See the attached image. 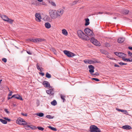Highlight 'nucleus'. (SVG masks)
Segmentation results:
<instances>
[{
	"label": "nucleus",
	"mask_w": 132,
	"mask_h": 132,
	"mask_svg": "<svg viewBox=\"0 0 132 132\" xmlns=\"http://www.w3.org/2000/svg\"><path fill=\"white\" fill-rule=\"evenodd\" d=\"M104 45L106 47H108L111 46L110 44L108 43H105Z\"/></svg>",
	"instance_id": "40"
},
{
	"label": "nucleus",
	"mask_w": 132,
	"mask_h": 132,
	"mask_svg": "<svg viewBox=\"0 0 132 132\" xmlns=\"http://www.w3.org/2000/svg\"><path fill=\"white\" fill-rule=\"evenodd\" d=\"M92 75H96V76H98L99 75V74L98 73L96 72L94 74L93 73V74Z\"/></svg>",
	"instance_id": "49"
},
{
	"label": "nucleus",
	"mask_w": 132,
	"mask_h": 132,
	"mask_svg": "<svg viewBox=\"0 0 132 132\" xmlns=\"http://www.w3.org/2000/svg\"><path fill=\"white\" fill-rule=\"evenodd\" d=\"M119 64L121 65H124V63L122 62H121L119 63Z\"/></svg>",
	"instance_id": "51"
},
{
	"label": "nucleus",
	"mask_w": 132,
	"mask_h": 132,
	"mask_svg": "<svg viewBox=\"0 0 132 132\" xmlns=\"http://www.w3.org/2000/svg\"><path fill=\"white\" fill-rule=\"evenodd\" d=\"M57 12L58 17H61L63 14V10L62 9H59Z\"/></svg>",
	"instance_id": "9"
},
{
	"label": "nucleus",
	"mask_w": 132,
	"mask_h": 132,
	"mask_svg": "<svg viewBox=\"0 0 132 132\" xmlns=\"http://www.w3.org/2000/svg\"><path fill=\"white\" fill-rule=\"evenodd\" d=\"M0 121L4 124H6L7 123V121L6 120H3L2 119H0Z\"/></svg>",
	"instance_id": "28"
},
{
	"label": "nucleus",
	"mask_w": 132,
	"mask_h": 132,
	"mask_svg": "<svg viewBox=\"0 0 132 132\" xmlns=\"http://www.w3.org/2000/svg\"><path fill=\"white\" fill-rule=\"evenodd\" d=\"M90 40L91 42L94 45L98 46H100V43L94 38L93 37H92Z\"/></svg>",
	"instance_id": "4"
},
{
	"label": "nucleus",
	"mask_w": 132,
	"mask_h": 132,
	"mask_svg": "<svg viewBox=\"0 0 132 132\" xmlns=\"http://www.w3.org/2000/svg\"><path fill=\"white\" fill-rule=\"evenodd\" d=\"M37 68V69L38 70L39 69V68H40L39 67V66L38 65V63H37L36 64Z\"/></svg>",
	"instance_id": "54"
},
{
	"label": "nucleus",
	"mask_w": 132,
	"mask_h": 132,
	"mask_svg": "<svg viewBox=\"0 0 132 132\" xmlns=\"http://www.w3.org/2000/svg\"><path fill=\"white\" fill-rule=\"evenodd\" d=\"M27 123L25 121H24V120L23 119V122L22 123V124H21V125H27Z\"/></svg>",
	"instance_id": "42"
},
{
	"label": "nucleus",
	"mask_w": 132,
	"mask_h": 132,
	"mask_svg": "<svg viewBox=\"0 0 132 132\" xmlns=\"http://www.w3.org/2000/svg\"><path fill=\"white\" fill-rule=\"evenodd\" d=\"M27 53L28 54H29V55H31L32 54V53H31L30 52V51H27Z\"/></svg>",
	"instance_id": "56"
},
{
	"label": "nucleus",
	"mask_w": 132,
	"mask_h": 132,
	"mask_svg": "<svg viewBox=\"0 0 132 132\" xmlns=\"http://www.w3.org/2000/svg\"><path fill=\"white\" fill-rule=\"evenodd\" d=\"M50 15L52 19H54L58 17L57 11L55 10H51L49 12Z\"/></svg>",
	"instance_id": "2"
},
{
	"label": "nucleus",
	"mask_w": 132,
	"mask_h": 132,
	"mask_svg": "<svg viewBox=\"0 0 132 132\" xmlns=\"http://www.w3.org/2000/svg\"><path fill=\"white\" fill-rule=\"evenodd\" d=\"M38 70H39L41 72H42V70H43V68L42 67H40L39 68V69H38Z\"/></svg>",
	"instance_id": "55"
},
{
	"label": "nucleus",
	"mask_w": 132,
	"mask_h": 132,
	"mask_svg": "<svg viewBox=\"0 0 132 132\" xmlns=\"http://www.w3.org/2000/svg\"><path fill=\"white\" fill-rule=\"evenodd\" d=\"M4 111L6 112V113L7 114H9L10 113V112L8 110V109H5L4 110Z\"/></svg>",
	"instance_id": "45"
},
{
	"label": "nucleus",
	"mask_w": 132,
	"mask_h": 132,
	"mask_svg": "<svg viewBox=\"0 0 132 132\" xmlns=\"http://www.w3.org/2000/svg\"><path fill=\"white\" fill-rule=\"evenodd\" d=\"M57 102L55 100H54L51 102V104L55 106L56 105Z\"/></svg>",
	"instance_id": "27"
},
{
	"label": "nucleus",
	"mask_w": 132,
	"mask_h": 132,
	"mask_svg": "<svg viewBox=\"0 0 132 132\" xmlns=\"http://www.w3.org/2000/svg\"><path fill=\"white\" fill-rule=\"evenodd\" d=\"M46 77L47 78H51V76L50 74L47 72L46 73Z\"/></svg>",
	"instance_id": "31"
},
{
	"label": "nucleus",
	"mask_w": 132,
	"mask_h": 132,
	"mask_svg": "<svg viewBox=\"0 0 132 132\" xmlns=\"http://www.w3.org/2000/svg\"><path fill=\"white\" fill-rule=\"evenodd\" d=\"M91 132H101L100 129L95 125H92L90 127Z\"/></svg>",
	"instance_id": "3"
},
{
	"label": "nucleus",
	"mask_w": 132,
	"mask_h": 132,
	"mask_svg": "<svg viewBox=\"0 0 132 132\" xmlns=\"http://www.w3.org/2000/svg\"><path fill=\"white\" fill-rule=\"evenodd\" d=\"M15 98L17 99H18L20 100H23L22 98V97L20 96L19 95L15 94Z\"/></svg>",
	"instance_id": "18"
},
{
	"label": "nucleus",
	"mask_w": 132,
	"mask_h": 132,
	"mask_svg": "<svg viewBox=\"0 0 132 132\" xmlns=\"http://www.w3.org/2000/svg\"><path fill=\"white\" fill-rule=\"evenodd\" d=\"M114 66L115 67H120V66L119 65H118L117 64H115L114 65Z\"/></svg>",
	"instance_id": "60"
},
{
	"label": "nucleus",
	"mask_w": 132,
	"mask_h": 132,
	"mask_svg": "<svg viewBox=\"0 0 132 132\" xmlns=\"http://www.w3.org/2000/svg\"><path fill=\"white\" fill-rule=\"evenodd\" d=\"M21 114L23 116L26 117L27 116V113H21Z\"/></svg>",
	"instance_id": "50"
},
{
	"label": "nucleus",
	"mask_w": 132,
	"mask_h": 132,
	"mask_svg": "<svg viewBox=\"0 0 132 132\" xmlns=\"http://www.w3.org/2000/svg\"><path fill=\"white\" fill-rule=\"evenodd\" d=\"M128 53L129 56H130V57L132 58V53H131L130 51H128Z\"/></svg>",
	"instance_id": "41"
},
{
	"label": "nucleus",
	"mask_w": 132,
	"mask_h": 132,
	"mask_svg": "<svg viewBox=\"0 0 132 132\" xmlns=\"http://www.w3.org/2000/svg\"><path fill=\"white\" fill-rule=\"evenodd\" d=\"M1 18L4 21H7L9 18L7 16L4 15H1Z\"/></svg>",
	"instance_id": "14"
},
{
	"label": "nucleus",
	"mask_w": 132,
	"mask_h": 132,
	"mask_svg": "<svg viewBox=\"0 0 132 132\" xmlns=\"http://www.w3.org/2000/svg\"><path fill=\"white\" fill-rule=\"evenodd\" d=\"M2 61L4 62L5 63H6V62L7 61V60L6 58H3L2 59Z\"/></svg>",
	"instance_id": "44"
},
{
	"label": "nucleus",
	"mask_w": 132,
	"mask_h": 132,
	"mask_svg": "<svg viewBox=\"0 0 132 132\" xmlns=\"http://www.w3.org/2000/svg\"><path fill=\"white\" fill-rule=\"evenodd\" d=\"M92 79L93 80H94L97 81H100V80L99 79H97V78H92Z\"/></svg>",
	"instance_id": "43"
},
{
	"label": "nucleus",
	"mask_w": 132,
	"mask_h": 132,
	"mask_svg": "<svg viewBox=\"0 0 132 132\" xmlns=\"http://www.w3.org/2000/svg\"><path fill=\"white\" fill-rule=\"evenodd\" d=\"M64 53L65 55L69 57H72L75 55L74 53L67 51H64Z\"/></svg>",
	"instance_id": "5"
},
{
	"label": "nucleus",
	"mask_w": 132,
	"mask_h": 132,
	"mask_svg": "<svg viewBox=\"0 0 132 132\" xmlns=\"http://www.w3.org/2000/svg\"><path fill=\"white\" fill-rule=\"evenodd\" d=\"M101 53H102L105 54H108V52L107 51H106L103 50H102L101 51Z\"/></svg>",
	"instance_id": "33"
},
{
	"label": "nucleus",
	"mask_w": 132,
	"mask_h": 132,
	"mask_svg": "<svg viewBox=\"0 0 132 132\" xmlns=\"http://www.w3.org/2000/svg\"><path fill=\"white\" fill-rule=\"evenodd\" d=\"M25 128L26 130H29L31 126L29 125H27L25 126Z\"/></svg>",
	"instance_id": "34"
},
{
	"label": "nucleus",
	"mask_w": 132,
	"mask_h": 132,
	"mask_svg": "<svg viewBox=\"0 0 132 132\" xmlns=\"http://www.w3.org/2000/svg\"><path fill=\"white\" fill-rule=\"evenodd\" d=\"M97 13H97L96 14H102L104 13V14H108V15H111L112 14V13H109V12H98Z\"/></svg>",
	"instance_id": "22"
},
{
	"label": "nucleus",
	"mask_w": 132,
	"mask_h": 132,
	"mask_svg": "<svg viewBox=\"0 0 132 132\" xmlns=\"http://www.w3.org/2000/svg\"><path fill=\"white\" fill-rule=\"evenodd\" d=\"M43 84L44 86L45 85V87H49L50 88L51 87L49 83L47 81H44L43 82Z\"/></svg>",
	"instance_id": "12"
},
{
	"label": "nucleus",
	"mask_w": 132,
	"mask_h": 132,
	"mask_svg": "<svg viewBox=\"0 0 132 132\" xmlns=\"http://www.w3.org/2000/svg\"><path fill=\"white\" fill-rule=\"evenodd\" d=\"M48 127L51 130L54 131H56L57 130V129L56 128L53 127L51 126H49Z\"/></svg>",
	"instance_id": "32"
},
{
	"label": "nucleus",
	"mask_w": 132,
	"mask_h": 132,
	"mask_svg": "<svg viewBox=\"0 0 132 132\" xmlns=\"http://www.w3.org/2000/svg\"><path fill=\"white\" fill-rule=\"evenodd\" d=\"M46 92L47 93L49 94H51V95H53L54 94V91L53 89H49L46 90Z\"/></svg>",
	"instance_id": "10"
},
{
	"label": "nucleus",
	"mask_w": 132,
	"mask_h": 132,
	"mask_svg": "<svg viewBox=\"0 0 132 132\" xmlns=\"http://www.w3.org/2000/svg\"><path fill=\"white\" fill-rule=\"evenodd\" d=\"M45 25L46 28L47 29H49L51 27L50 24L48 22H46L45 23Z\"/></svg>",
	"instance_id": "17"
},
{
	"label": "nucleus",
	"mask_w": 132,
	"mask_h": 132,
	"mask_svg": "<svg viewBox=\"0 0 132 132\" xmlns=\"http://www.w3.org/2000/svg\"><path fill=\"white\" fill-rule=\"evenodd\" d=\"M12 91H10V93L8 94V96H11L12 95Z\"/></svg>",
	"instance_id": "53"
},
{
	"label": "nucleus",
	"mask_w": 132,
	"mask_h": 132,
	"mask_svg": "<svg viewBox=\"0 0 132 132\" xmlns=\"http://www.w3.org/2000/svg\"><path fill=\"white\" fill-rule=\"evenodd\" d=\"M87 35V36H88L89 37V36H90V37H91L94 35V34L93 33V31L90 30V32L88 33V34H86Z\"/></svg>",
	"instance_id": "16"
},
{
	"label": "nucleus",
	"mask_w": 132,
	"mask_h": 132,
	"mask_svg": "<svg viewBox=\"0 0 132 132\" xmlns=\"http://www.w3.org/2000/svg\"><path fill=\"white\" fill-rule=\"evenodd\" d=\"M85 25L87 26L89 24V19L88 18H87L85 19Z\"/></svg>",
	"instance_id": "21"
},
{
	"label": "nucleus",
	"mask_w": 132,
	"mask_h": 132,
	"mask_svg": "<svg viewBox=\"0 0 132 132\" xmlns=\"http://www.w3.org/2000/svg\"><path fill=\"white\" fill-rule=\"evenodd\" d=\"M36 114L37 116L40 117H42L44 115V114L42 112L37 113Z\"/></svg>",
	"instance_id": "29"
},
{
	"label": "nucleus",
	"mask_w": 132,
	"mask_h": 132,
	"mask_svg": "<svg viewBox=\"0 0 132 132\" xmlns=\"http://www.w3.org/2000/svg\"><path fill=\"white\" fill-rule=\"evenodd\" d=\"M37 38L34 39L33 42L35 43H37Z\"/></svg>",
	"instance_id": "52"
},
{
	"label": "nucleus",
	"mask_w": 132,
	"mask_h": 132,
	"mask_svg": "<svg viewBox=\"0 0 132 132\" xmlns=\"http://www.w3.org/2000/svg\"><path fill=\"white\" fill-rule=\"evenodd\" d=\"M6 120L7 121H8L9 122L11 120V119H9L7 118L6 119Z\"/></svg>",
	"instance_id": "61"
},
{
	"label": "nucleus",
	"mask_w": 132,
	"mask_h": 132,
	"mask_svg": "<svg viewBox=\"0 0 132 132\" xmlns=\"http://www.w3.org/2000/svg\"><path fill=\"white\" fill-rule=\"evenodd\" d=\"M77 34L78 36L82 39L88 40H89L90 39L89 37L85 34L81 30H78L77 31Z\"/></svg>",
	"instance_id": "1"
},
{
	"label": "nucleus",
	"mask_w": 132,
	"mask_h": 132,
	"mask_svg": "<svg viewBox=\"0 0 132 132\" xmlns=\"http://www.w3.org/2000/svg\"><path fill=\"white\" fill-rule=\"evenodd\" d=\"M122 60L123 61H125L129 62H132V59L125 58H124V57H122Z\"/></svg>",
	"instance_id": "19"
},
{
	"label": "nucleus",
	"mask_w": 132,
	"mask_h": 132,
	"mask_svg": "<svg viewBox=\"0 0 132 132\" xmlns=\"http://www.w3.org/2000/svg\"><path fill=\"white\" fill-rule=\"evenodd\" d=\"M121 128L124 129H126V130H130L132 128L131 126L127 125L123 126L122 127H121Z\"/></svg>",
	"instance_id": "11"
},
{
	"label": "nucleus",
	"mask_w": 132,
	"mask_h": 132,
	"mask_svg": "<svg viewBox=\"0 0 132 132\" xmlns=\"http://www.w3.org/2000/svg\"><path fill=\"white\" fill-rule=\"evenodd\" d=\"M30 128H31L32 129H37V128H36V127L34 126H32V127L31 126Z\"/></svg>",
	"instance_id": "48"
},
{
	"label": "nucleus",
	"mask_w": 132,
	"mask_h": 132,
	"mask_svg": "<svg viewBox=\"0 0 132 132\" xmlns=\"http://www.w3.org/2000/svg\"><path fill=\"white\" fill-rule=\"evenodd\" d=\"M93 63H99V62H98L97 61H93Z\"/></svg>",
	"instance_id": "59"
},
{
	"label": "nucleus",
	"mask_w": 132,
	"mask_h": 132,
	"mask_svg": "<svg viewBox=\"0 0 132 132\" xmlns=\"http://www.w3.org/2000/svg\"><path fill=\"white\" fill-rule=\"evenodd\" d=\"M37 128L39 130H41V131H43L44 130V128L40 126H39Z\"/></svg>",
	"instance_id": "37"
},
{
	"label": "nucleus",
	"mask_w": 132,
	"mask_h": 132,
	"mask_svg": "<svg viewBox=\"0 0 132 132\" xmlns=\"http://www.w3.org/2000/svg\"><path fill=\"white\" fill-rule=\"evenodd\" d=\"M46 117L49 119H53L54 117L51 116L50 115H47L46 116Z\"/></svg>",
	"instance_id": "39"
},
{
	"label": "nucleus",
	"mask_w": 132,
	"mask_h": 132,
	"mask_svg": "<svg viewBox=\"0 0 132 132\" xmlns=\"http://www.w3.org/2000/svg\"><path fill=\"white\" fill-rule=\"evenodd\" d=\"M14 21V20H12L11 19H10L9 18V19H8L7 22H8L12 24L13 23V22Z\"/></svg>",
	"instance_id": "35"
},
{
	"label": "nucleus",
	"mask_w": 132,
	"mask_h": 132,
	"mask_svg": "<svg viewBox=\"0 0 132 132\" xmlns=\"http://www.w3.org/2000/svg\"><path fill=\"white\" fill-rule=\"evenodd\" d=\"M117 110L119 111H121L122 112H123V111H124V110H121V109H117Z\"/></svg>",
	"instance_id": "57"
},
{
	"label": "nucleus",
	"mask_w": 132,
	"mask_h": 132,
	"mask_svg": "<svg viewBox=\"0 0 132 132\" xmlns=\"http://www.w3.org/2000/svg\"><path fill=\"white\" fill-rule=\"evenodd\" d=\"M62 34L65 36H67L68 35V32L67 30L64 29H63L62 30Z\"/></svg>",
	"instance_id": "24"
},
{
	"label": "nucleus",
	"mask_w": 132,
	"mask_h": 132,
	"mask_svg": "<svg viewBox=\"0 0 132 132\" xmlns=\"http://www.w3.org/2000/svg\"><path fill=\"white\" fill-rule=\"evenodd\" d=\"M88 68L89 69V72L91 75H93L94 72V67L92 65H89L88 66Z\"/></svg>",
	"instance_id": "7"
},
{
	"label": "nucleus",
	"mask_w": 132,
	"mask_h": 132,
	"mask_svg": "<svg viewBox=\"0 0 132 132\" xmlns=\"http://www.w3.org/2000/svg\"><path fill=\"white\" fill-rule=\"evenodd\" d=\"M114 53L116 56L122 58L123 57H126V54L122 52L118 53L117 52H114Z\"/></svg>",
	"instance_id": "6"
},
{
	"label": "nucleus",
	"mask_w": 132,
	"mask_h": 132,
	"mask_svg": "<svg viewBox=\"0 0 132 132\" xmlns=\"http://www.w3.org/2000/svg\"><path fill=\"white\" fill-rule=\"evenodd\" d=\"M60 96L61 99L63 100V102H64L66 100L65 98V97L66 96L65 95H62L61 94L60 95Z\"/></svg>",
	"instance_id": "20"
},
{
	"label": "nucleus",
	"mask_w": 132,
	"mask_h": 132,
	"mask_svg": "<svg viewBox=\"0 0 132 132\" xmlns=\"http://www.w3.org/2000/svg\"><path fill=\"white\" fill-rule=\"evenodd\" d=\"M13 106H16V104H13Z\"/></svg>",
	"instance_id": "64"
},
{
	"label": "nucleus",
	"mask_w": 132,
	"mask_h": 132,
	"mask_svg": "<svg viewBox=\"0 0 132 132\" xmlns=\"http://www.w3.org/2000/svg\"><path fill=\"white\" fill-rule=\"evenodd\" d=\"M37 42H41L43 41H44L45 40V39H44L42 38H37Z\"/></svg>",
	"instance_id": "30"
},
{
	"label": "nucleus",
	"mask_w": 132,
	"mask_h": 132,
	"mask_svg": "<svg viewBox=\"0 0 132 132\" xmlns=\"http://www.w3.org/2000/svg\"><path fill=\"white\" fill-rule=\"evenodd\" d=\"M39 74H40L42 76H44V73L43 72H40V73H39Z\"/></svg>",
	"instance_id": "58"
},
{
	"label": "nucleus",
	"mask_w": 132,
	"mask_h": 132,
	"mask_svg": "<svg viewBox=\"0 0 132 132\" xmlns=\"http://www.w3.org/2000/svg\"><path fill=\"white\" fill-rule=\"evenodd\" d=\"M128 12L129 11L128 10H124L123 11L122 13L123 14H126L128 13Z\"/></svg>",
	"instance_id": "26"
},
{
	"label": "nucleus",
	"mask_w": 132,
	"mask_h": 132,
	"mask_svg": "<svg viewBox=\"0 0 132 132\" xmlns=\"http://www.w3.org/2000/svg\"><path fill=\"white\" fill-rule=\"evenodd\" d=\"M23 119L21 118H18L16 120V122L19 124L21 125L23 122Z\"/></svg>",
	"instance_id": "13"
},
{
	"label": "nucleus",
	"mask_w": 132,
	"mask_h": 132,
	"mask_svg": "<svg viewBox=\"0 0 132 132\" xmlns=\"http://www.w3.org/2000/svg\"><path fill=\"white\" fill-rule=\"evenodd\" d=\"M125 40V38H120L118 39V42L119 43H121L123 42Z\"/></svg>",
	"instance_id": "15"
},
{
	"label": "nucleus",
	"mask_w": 132,
	"mask_h": 132,
	"mask_svg": "<svg viewBox=\"0 0 132 132\" xmlns=\"http://www.w3.org/2000/svg\"><path fill=\"white\" fill-rule=\"evenodd\" d=\"M89 60H84V62L86 63L89 64Z\"/></svg>",
	"instance_id": "46"
},
{
	"label": "nucleus",
	"mask_w": 132,
	"mask_h": 132,
	"mask_svg": "<svg viewBox=\"0 0 132 132\" xmlns=\"http://www.w3.org/2000/svg\"><path fill=\"white\" fill-rule=\"evenodd\" d=\"M79 0H77L72 2V3L71 4V5H73L76 4L77 3L78 1Z\"/></svg>",
	"instance_id": "36"
},
{
	"label": "nucleus",
	"mask_w": 132,
	"mask_h": 132,
	"mask_svg": "<svg viewBox=\"0 0 132 132\" xmlns=\"http://www.w3.org/2000/svg\"><path fill=\"white\" fill-rule=\"evenodd\" d=\"M90 30H91L89 28H87L84 29V31L85 33L87 34H88V33L90 32Z\"/></svg>",
	"instance_id": "23"
},
{
	"label": "nucleus",
	"mask_w": 132,
	"mask_h": 132,
	"mask_svg": "<svg viewBox=\"0 0 132 132\" xmlns=\"http://www.w3.org/2000/svg\"><path fill=\"white\" fill-rule=\"evenodd\" d=\"M123 112L125 114H126V113L127 112V111L126 110H124V111Z\"/></svg>",
	"instance_id": "63"
},
{
	"label": "nucleus",
	"mask_w": 132,
	"mask_h": 132,
	"mask_svg": "<svg viewBox=\"0 0 132 132\" xmlns=\"http://www.w3.org/2000/svg\"><path fill=\"white\" fill-rule=\"evenodd\" d=\"M49 2L51 4L52 6H56V5L55 3L53 2L51 0H49Z\"/></svg>",
	"instance_id": "25"
},
{
	"label": "nucleus",
	"mask_w": 132,
	"mask_h": 132,
	"mask_svg": "<svg viewBox=\"0 0 132 132\" xmlns=\"http://www.w3.org/2000/svg\"><path fill=\"white\" fill-rule=\"evenodd\" d=\"M93 61L92 60H89V64H93Z\"/></svg>",
	"instance_id": "47"
},
{
	"label": "nucleus",
	"mask_w": 132,
	"mask_h": 132,
	"mask_svg": "<svg viewBox=\"0 0 132 132\" xmlns=\"http://www.w3.org/2000/svg\"><path fill=\"white\" fill-rule=\"evenodd\" d=\"M35 16L36 20L38 22H40L41 19L40 14L39 13H36L35 14Z\"/></svg>",
	"instance_id": "8"
},
{
	"label": "nucleus",
	"mask_w": 132,
	"mask_h": 132,
	"mask_svg": "<svg viewBox=\"0 0 132 132\" xmlns=\"http://www.w3.org/2000/svg\"><path fill=\"white\" fill-rule=\"evenodd\" d=\"M128 48L129 50H132V47H130V46H129L128 47Z\"/></svg>",
	"instance_id": "62"
},
{
	"label": "nucleus",
	"mask_w": 132,
	"mask_h": 132,
	"mask_svg": "<svg viewBox=\"0 0 132 132\" xmlns=\"http://www.w3.org/2000/svg\"><path fill=\"white\" fill-rule=\"evenodd\" d=\"M26 40L28 42H33L34 39L32 38H29Z\"/></svg>",
	"instance_id": "38"
}]
</instances>
